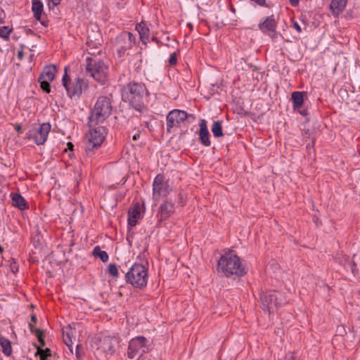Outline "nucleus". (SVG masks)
I'll return each mask as SVG.
<instances>
[{"label":"nucleus","instance_id":"1","mask_svg":"<svg viewBox=\"0 0 360 360\" xmlns=\"http://www.w3.org/2000/svg\"><path fill=\"white\" fill-rule=\"evenodd\" d=\"M217 271L227 278L233 275L241 277L246 274L240 258L232 250H229L221 256L217 262Z\"/></svg>","mask_w":360,"mask_h":360},{"label":"nucleus","instance_id":"2","mask_svg":"<svg viewBox=\"0 0 360 360\" xmlns=\"http://www.w3.org/2000/svg\"><path fill=\"white\" fill-rule=\"evenodd\" d=\"M145 86L136 82H130L122 89V99L127 102L136 110L142 112L145 108L143 95Z\"/></svg>","mask_w":360,"mask_h":360},{"label":"nucleus","instance_id":"3","mask_svg":"<svg viewBox=\"0 0 360 360\" xmlns=\"http://www.w3.org/2000/svg\"><path fill=\"white\" fill-rule=\"evenodd\" d=\"M112 110L111 99L109 96H99L89 117V126L103 124L111 115Z\"/></svg>","mask_w":360,"mask_h":360},{"label":"nucleus","instance_id":"4","mask_svg":"<svg viewBox=\"0 0 360 360\" xmlns=\"http://www.w3.org/2000/svg\"><path fill=\"white\" fill-rule=\"evenodd\" d=\"M85 71L86 75L102 84L108 77V65L98 57H86Z\"/></svg>","mask_w":360,"mask_h":360},{"label":"nucleus","instance_id":"5","mask_svg":"<svg viewBox=\"0 0 360 360\" xmlns=\"http://www.w3.org/2000/svg\"><path fill=\"white\" fill-rule=\"evenodd\" d=\"M148 278L147 268L139 263H134L125 274L126 282L140 289L146 286Z\"/></svg>","mask_w":360,"mask_h":360},{"label":"nucleus","instance_id":"6","mask_svg":"<svg viewBox=\"0 0 360 360\" xmlns=\"http://www.w3.org/2000/svg\"><path fill=\"white\" fill-rule=\"evenodd\" d=\"M89 127L90 129L86 135L85 150L86 152H91L101 146L105 139L107 129L100 124Z\"/></svg>","mask_w":360,"mask_h":360},{"label":"nucleus","instance_id":"7","mask_svg":"<svg viewBox=\"0 0 360 360\" xmlns=\"http://www.w3.org/2000/svg\"><path fill=\"white\" fill-rule=\"evenodd\" d=\"M150 350V340L143 335H139L129 342L127 354L128 358L131 359L137 356L139 358H143V355Z\"/></svg>","mask_w":360,"mask_h":360},{"label":"nucleus","instance_id":"8","mask_svg":"<svg viewBox=\"0 0 360 360\" xmlns=\"http://www.w3.org/2000/svg\"><path fill=\"white\" fill-rule=\"evenodd\" d=\"M62 83L68 97L71 98L73 97L79 98L83 90L87 89L89 86L84 79L79 77H77L72 81L66 71L62 78Z\"/></svg>","mask_w":360,"mask_h":360},{"label":"nucleus","instance_id":"9","mask_svg":"<svg viewBox=\"0 0 360 360\" xmlns=\"http://www.w3.org/2000/svg\"><path fill=\"white\" fill-rule=\"evenodd\" d=\"M172 190L169 181L166 179L164 175L158 174L153 183V199L155 204L160 198L167 197Z\"/></svg>","mask_w":360,"mask_h":360},{"label":"nucleus","instance_id":"10","mask_svg":"<svg viewBox=\"0 0 360 360\" xmlns=\"http://www.w3.org/2000/svg\"><path fill=\"white\" fill-rule=\"evenodd\" d=\"M136 43L135 36L129 32H122L115 38V46L118 57H123L127 51L131 49Z\"/></svg>","mask_w":360,"mask_h":360},{"label":"nucleus","instance_id":"11","mask_svg":"<svg viewBox=\"0 0 360 360\" xmlns=\"http://www.w3.org/2000/svg\"><path fill=\"white\" fill-rule=\"evenodd\" d=\"M50 130L51 124L45 122L38 127L30 129L26 133L25 138L32 140L37 145H43L47 140Z\"/></svg>","mask_w":360,"mask_h":360},{"label":"nucleus","instance_id":"12","mask_svg":"<svg viewBox=\"0 0 360 360\" xmlns=\"http://www.w3.org/2000/svg\"><path fill=\"white\" fill-rule=\"evenodd\" d=\"M190 117L193 120L195 119L194 115L188 114L184 110L177 109L171 110L166 117L167 132L170 133L172 128L179 127L181 122Z\"/></svg>","mask_w":360,"mask_h":360},{"label":"nucleus","instance_id":"13","mask_svg":"<svg viewBox=\"0 0 360 360\" xmlns=\"http://www.w3.org/2000/svg\"><path fill=\"white\" fill-rule=\"evenodd\" d=\"M56 72V68L55 65H47L44 68L38 78L41 89L46 93L51 92L50 83L54 79Z\"/></svg>","mask_w":360,"mask_h":360},{"label":"nucleus","instance_id":"14","mask_svg":"<svg viewBox=\"0 0 360 360\" xmlns=\"http://www.w3.org/2000/svg\"><path fill=\"white\" fill-rule=\"evenodd\" d=\"M278 300V293L276 292H266L263 293L261 295L263 309H266L269 313L274 312L281 304Z\"/></svg>","mask_w":360,"mask_h":360},{"label":"nucleus","instance_id":"15","mask_svg":"<svg viewBox=\"0 0 360 360\" xmlns=\"http://www.w3.org/2000/svg\"><path fill=\"white\" fill-rule=\"evenodd\" d=\"M257 26L264 34L269 35L271 38L276 37L277 22L274 15L266 17Z\"/></svg>","mask_w":360,"mask_h":360},{"label":"nucleus","instance_id":"16","mask_svg":"<svg viewBox=\"0 0 360 360\" xmlns=\"http://www.w3.org/2000/svg\"><path fill=\"white\" fill-rule=\"evenodd\" d=\"M97 37H100L99 33L97 34ZM86 45V50L88 53L91 56L90 57H98L97 55H99L101 53L99 38L95 37L94 39H93L89 35H88Z\"/></svg>","mask_w":360,"mask_h":360},{"label":"nucleus","instance_id":"17","mask_svg":"<svg viewBox=\"0 0 360 360\" xmlns=\"http://www.w3.org/2000/svg\"><path fill=\"white\" fill-rule=\"evenodd\" d=\"M174 203L171 200H165L160 205L158 210V215L161 221L167 220L174 212Z\"/></svg>","mask_w":360,"mask_h":360},{"label":"nucleus","instance_id":"18","mask_svg":"<svg viewBox=\"0 0 360 360\" xmlns=\"http://www.w3.org/2000/svg\"><path fill=\"white\" fill-rule=\"evenodd\" d=\"M199 127V140L201 144L205 147L210 146V134L207 129V121L204 119L200 120Z\"/></svg>","mask_w":360,"mask_h":360},{"label":"nucleus","instance_id":"19","mask_svg":"<svg viewBox=\"0 0 360 360\" xmlns=\"http://www.w3.org/2000/svg\"><path fill=\"white\" fill-rule=\"evenodd\" d=\"M141 217V206L139 202L134 205L128 211V224L130 226L136 225L137 219Z\"/></svg>","mask_w":360,"mask_h":360},{"label":"nucleus","instance_id":"20","mask_svg":"<svg viewBox=\"0 0 360 360\" xmlns=\"http://www.w3.org/2000/svg\"><path fill=\"white\" fill-rule=\"evenodd\" d=\"M136 30L139 32L140 39L145 45L149 41L150 30L144 21H141L136 25Z\"/></svg>","mask_w":360,"mask_h":360},{"label":"nucleus","instance_id":"21","mask_svg":"<svg viewBox=\"0 0 360 360\" xmlns=\"http://www.w3.org/2000/svg\"><path fill=\"white\" fill-rule=\"evenodd\" d=\"M347 1L348 0H332L330 5L332 13L338 15L346 7Z\"/></svg>","mask_w":360,"mask_h":360},{"label":"nucleus","instance_id":"22","mask_svg":"<svg viewBox=\"0 0 360 360\" xmlns=\"http://www.w3.org/2000/svg\"><path fill=\"white\" fill-rule=\"evenodd\" d=\"M304 95H306L304 91H294L292 93L291 100L294 110H298L302 106Z\"/></svg>","mask_w":360,"mask_h":360},{"label":"nucleus","instance_id":"23","mask_svg":"<svg viewBox=\"0 0 360 360\" xmlns=\"http://www.w3.org/2000/svg\"><path fill=\"white\" fill-rule=\"evenodd\" d=\"M12 200L13 205L20 210H25L28 208L25 198L19 193L12 194Z\"/></svg>","mask_w":360,"mask_h":360},{"label":"nucleus","instance_id":"24","mask_svg":"<svg viewBox=\"0 0 360 360\" xmlns=\"http://www.w3.org/2000/svg\"><path fill=\"white\" fill-rule=\"evenodd\" d=\"M32 11L34 16L37 20H40L43 12L44 6L41 0H32Z\"/></svg>","mask_w":360,"mask_h":360},{"label":"nucleus","instance_id":"25","mask_svg":"<svg viewBox=\"0 0 360 360\" xmlns=\"http://www.w3.org/2000/svg\"><path fill=\"white\" fill-rule=\"evenodd\" d=\"M113 338L109 336L103 338L101 347L107 352L112 354L115 352Z\"/></svg>","mask_w":360,"mask_h":360},{"label":"nucleus","instance_id":"26","mask_svg":"<svg viewBox=\"0 0 360 360\" xmlns=\"http://www.w3.org/2000/svg\"><path fill=\"white\" fill-rule=\"evenodd\" d=\"M0 346L1 347L3 353L9 356L12 354V347L11 341L5 338H0Z\"/></svg>","mask_w":360,"mask_h":360},{"label":"nucleus","instance_id":"27","mask_svg":"<svg viewBox=\"0 0 360 360\" xmlns=\"http://www.w3.org/2000/svg\"><path fill=\"white\" fill-rule=\"evenodd\" d=\"M213 136L216 138L222 137L224 136L222 129V122L219 120L214 121L211 128Z\"/></svg>","mask_w":360,"mask_h":360},{"label":"nucleus","instance_id":"28","mask_svg":"<svg viewBox=\"0 0 360 360\" xmlns=\"http://www.w3.org/2000/svg\"><path fill=\"white\" fill-rule=\"evenodd\" d=\"M92 254L95 257H98L103 262H108L109 257L108 253L105 251L101 250L99 246H96L93 251Z\"/></svg>","mask_w":360,"mask_h":360},{"label":"nucleus","instance_id":"29","mask_svg":"<svg viewBox=\"0 0 360 360\" xmlns=\"http://www.w3.org/2000/svg\"><path fill=\"white\" fill-rule=\"evenodd\" d=\"M34 347L37 349V352H36L35 356L39 355L40 360H44L48 357L51 356V351L49 348H46L45 349H43L37 344H34Z\"/></svg>","mask_w":360,"mask_h":360},{"label":"nucleus","instance_id":"30","mask_svg":"<svg viewBox=\"0 0 360 360\" xmlns=\"http://www.w3.org/2000/svg\"><path fill=\"white\" fill-rule=\"evenodd\" d=\"M108 272L113 277H118L119 273L117 265L115 264H110L108 268Z\"/></svg>","mask_w":360,"mask_h":360},{"label":"nucleus","instance_id":"31","mask_svg":"<svg viewBox=\"0 0 360 360\" xmlns=\"http://www.w3.org/2000/svg\"><path fill=\"white\" fill-rule=\"evenodd\" d=\"M11 32V29H10L8 26H3L0 27V37L4 39L8 38Z\"/></svg>","mask_w":360,"mask_h":360},{"label":"nucleus","instance_id":"32","mask_svg":"<svg viewBox=\"0 0 360 360\" xmlns=\"http://www.w3.org/2000/svg\"><path fill=\"white\" fill-rule=\"evenodd\" d=\"M37 339L41 345V347H44L45 345V341L44 339V331L41 329H37Z\"/></svg>","mask_w":360,"mask_h":360},{"label":"nucleus","instance_id":"33","mask_svg":"<svg viewBox=\"0 0 360 360\" xmlns=\"http://www.w3.org/2000/svg\"><path fill=\"white\" fill-rule=\"evenodd\" d=\"M168 62L170 65H175L176 64L177 59L176 53L174 52L170 54Z\"/></svg>","mask_w":360,"mask_h":360},{"label":"nucleus","instance_id":"34","mask_svg":"<svg viewBox=\"0 0 360 360\" xmlns=\"http://www.w3.org/2000/svg\"><path fill=\"white\" fill-rule=\"evenodd\" d=\"M250 1L255 4V6L269 7V5L266 4V0H250Z\"/></svg>","mask_w":360,"mask_h":360},{"label":"nucleus","instance_id":"35","mask_svg":"<svg viewBox=\"0 0 360 360\" xmlns=\"http://www.w3.org/2000/svg\"><path fill=\"white\" fill-rule=\"evenodd\" d=\"M64 342L65 345L68 347L70 351L72 353V341L69 335L67 336L66 338L64 339Z\"/></svg>","mask_w":360,"mask_h":360},{"label":"nucleus","instance_id":"36","mask_svg":"<svg viewBox=\"0 0 360 360\" xmlns=\"http://www.w3.org/2000/svg\"><path fill=\"white\" fill-rule=\"evenodd\" d=\"M11 270L13 273H15L18 271V266L17 265V263L15 262H13L11 264Z\"/></svg>","mask_w":360,"mask_h":360},{"label":"nucleus","instance_id":"37","mask_svg":"<svg viewBox=\"0 0 360 360\" xmlns=\"http://www.w3.org/2000/svg\"><path fill=\"white\" fill-rule=\"evenodd\" d=\"M29 328L32 333H34L37 335V330L38 328H35L32 323H29Z\"/></svg>","mask_w":360,"mask_h":360},{"label":"nucleus","instance_id":"38","mask_svg":"<svg viewBox=\"0 0 360 360\" xmlns=\"http://www.w3.org/2000/svg\"><path fill=\"white\" fill-rule=\"evenodd\" d=\"M293 27L298 32H302V29H301V27L300 26V25L297 23V22H294L293 23Z\"/></svg>","mask_w":360,"mask_h":360},{"label":"nucleus","instance_id":"39","mask_svg":"<svg viewBox=\"0 0 360 360\" xmlns=\"http://www.w3.org/2000/svg\"><path fill=\"white\" fill-rule=\"evenodd\" d=\"M179 203L181 205V206H184V197H183V195L181 193H179Z\"/></svg>","mask_w":360,"mask_h":360},{"label":"nucleus","instance_id":"40","mask_svg":"<svg viewBox=\"0 0 360 360\" xmlns=\"http://www.w3.org/2000/svg\"><path fill=\"white\" fill-rule=\"evenodd\" d=\"M79 349H80V345H77V347H76V356L77 359H79L81 355H80V352H79Z\"/></svg>","mask_w":360,"mask_h":360},{"label":"nucleus","instance_id":"41","mask_svg":"<svg viewBox=\"0 0 360 360\" xmlns=\"http://www.w3.org/2000/svg\"><path fill=\"white\" fill-rule=\"evenodd\" d=\"M300 0H289L290 4L292 6H296L298 5Z\"/></svg>","mask_w":360,"mask_h":360},{"label":"nucleus","instance_id":"42","mask_svg":"<svg viewBox=\"0 0 360 360\" xmlns=\"http://www.w3.org/2000/svg\"><path fill=\"white\" fill-rule=\"evenodd\" d=\"M17 56H18V58L19 60H22V58H23V56H24V53H23V51H19L18 52V55H17Z\"/></svg>","mask_w":360,"mask_h":360},{"label":"nucleus","instance_id":"43","mask_svg":"<svg viewBox=\"0 0 360 360\" xmlns=\"http://www.w3.org/2000/svg\"><path fill=\"white\" fill-rule=\"evenodd\" d=\"M349 265L353 274H354V268L356 267V264L354 262H352L349 264Z\"/></svg>","mask_w":360,"mask_h":360},{"label":"nucleus","instance_id":"44","mask_svg":"<svg viewBox=\"0 0 360 360\" xmlns=\"http://www.w3.org/2000/svg\"><path fill=\"white\" fill-rule=\"evenodd\" d=\"M53 6H58L60 4L61 0H51Z\"/></svg>","mask_w":360,"mask_h":360},{"label":"nucleus","instance_id":"45","mask_svg":"<svg viewBox=\"0 0 360 360\" xmlns=\"http://www.w3.org/2000/svg\"><path fill=\"white\" fill-rule=\"evenodd\" d=\"M37 321V318L34 314H32L31 316V321L33 323H36Z\"/></svg>","mask_w":360,"mask_h":360},{"label":"nucleus","instance_id":"46","mask_svg":"<svg viewBox=\"0 0 360 360\" xmlns=\"http://www.w3.org/2000/svg\"><path fill=\"white\" fill-rule=\"evenodd\" d=\"M140 137V134L139 133L135 134L133 136V140H137Z\"/></svg>","mask_w":360,"mask_h":360},{"label":"nucleus","instance_id":"47","mask_svg":"<svg viewBox=\"0 0 360 360\" xmlns=\"http://www.w3.org/2000/svg\"><path fill=\"white\" fill-rule=\"evenodd\" d=\"M300 113L302 115H307V110H302V111H299Z\"/></svg>","mask_w":360,"mask_h":360},{"label":"nucleus","instance_id":"48","mask_svg":"<svg viewBox=\"0 0 360 360\" xmlns=\"http://www.w3.org/2000/svg\"><path fill=\"white\" fill-rule=\"evenodd\" d=\"M230 10H231V11L232 13H236V8H235L233 6H231Z\"/></svg>","mask_w":360,"mask_h":360},{"label":"nucleus","instance_id":"49","mask_svg":"<svg viewBox=\"0 0 360 360\" xmlns=\"http://www.w3.org/2000/svg\"><path fill=\"white\" fill-rule=\"evenodd\" d=\"M68 148H70V149H72L73 148V144L72 143H70V142H69L68 143Z\"/></svg>","mask_w":360,"mask_h":360},{"label":"nucleus","instance_id":"50","mask_svg":"<svg viewBox=\"0 0 360 360\" xmlns=\"http://www.w3.org/2000/svg\"><path fill=\"white\" fill-rule=\"evenodd\" d=\"M16 131H18V132H20V131H21V127L18 125V126L16 127Z\"/></svg>","mask_w":360,"mask_h":360},{"label":"nucleus","instance_id":"51","mask_svg":"<svg viewBox=\"0 0 360 360\" xmlns=\"http://www.w3.org/2000/svg\"><path fill=\"white\" fill-rule=\"evenodd\" d=\"M4 248L1 245H0V253L3 252Z\"/></svg>","mask_w":360,"mask_h":360},{"label":"nucleus","instance_id":"52","mask_svg":"<svg viewBox=\"0 0 360 360\" xmlns=\"http://www.w3.org/2000/svg\"><path fill=\"white\" fill-rule=\"evenodd\" d=\"M33 57H34V54H31L30 56V60H32Z\"/></svg>","mask_w":360,"mask_h":360},{"label":"nucleus","instance_id":"53","mask_svg":"<svg viewBox=\"0 0 360 360\" xmlns=\"http://www.w3.org/2000/svg\"><path fill=\"white\" fill-rule=\"evenodd\" d=\"M2 14L4 15V11L1 10L0 12V15L1 16Z\"/></svg>","mask_w":360,"mask_h":360},{"label":"nucleus","instance_id":"54","mask_svg":"<svg viewBox=\"0 0 360 360\" xmlns=\"http://www.w3.org/2000/svg\"><path fill=\"white\" fill-rule=\"evenodd\" d=\"M188 26L191 27V28L193 27L192 25L190 22L188 23Z\"/></svg>","mask_w":360,"mask_h":360},{"label":"nucleus","instance_id":"55","mask_svg":"<svg viewBox=\"0 0 360 360\" xmlns=\"http://www.w3.org/2000/svg\"><path fill=\"white\" fill-rule=\"evenodd\" d=\"M289 360H296V359H295L294 357H292H292L290 358V359H289Z\"/></svg>","mask_w":360,"mask_h":360},{"label":"nucleus","instance_id":"56","mask_svg":"<svg viewBox=\"0 0 360 360\" xmlns=\"http://www.w3.org/2000/svg\"><path fill=\"white\" fill-rule=\"evenodd\" d=\"M1 23H4V21H3L1 19L0 20Z\"/></svg>","mask_w":360,"mask_h":360},{"label":"nucleus","instance_id":"57","mask_svg":"<svg viewBox=\"0 0 360 360\" xmlns=\"http://www.w3.org/2000/svg\"><path fill=\"white\" fill-rule=\"evenodd\" d=\"M136 360H143L142 358H138Z\"/></svg>","mask_w":360,"mask_h":360},{"label":"nucleus","instance_id":"58","mask_svg":"<svg viewBox=\"0 0 360 360\" xmlns=\"http://www.w3.org/2000/svg\"><path fill=\"white\" fill-rule=\"evenodd\" d=\"M41 23L42 25H45V23H44V22H42V21H41Z\"/></svg>","mask_w":360,"mask_h":360}]
</instances>
